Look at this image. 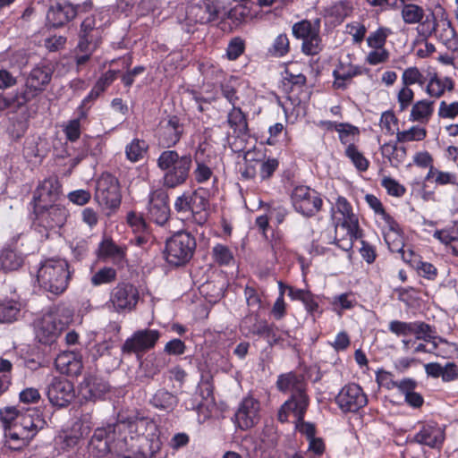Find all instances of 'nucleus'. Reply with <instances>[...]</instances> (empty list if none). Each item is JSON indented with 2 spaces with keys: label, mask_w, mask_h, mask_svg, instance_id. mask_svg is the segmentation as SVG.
<instances>
[{
  "label": "nucleus",
  "mask_w": 458,
  "mask_h": 458,
  "mask_svg": "<svg viewBox=\"0 0 458 458\" xmlns=\"http://www.w3.org/2000/svg\"><path fill=\"white\" fill-rule=\"evenodd\" d=\"M162 443L157 425L148 418L119 415L114 424L95 430L89 453L98 457L114 453L118 458H152Z\"/></svg>",
  "instance_id": "1"
},
{
  "label": "nucleus",
  "mask_w": 458,
  "mask_h": 458,
  "mask_svg": "<svg viewBox=\"0 0 458 458\" xmlns=\"http://www.w3.org/2000/svg\"><path fill=\"white\" fill-rule=\"evenodd\" d=\"M276 387L282 393H292L278 411L277 417L281 422L288 420L291 409H296L301 415L305 407H309L310 398L306 394V384L301 375L293 371L280 374L276 380Z\"/></svg>",
  "instance_id": "2"
},
{
  "label": "nucleus",
  "mask_w": 458,
  "mask_h": 458,
  "mask_svg": "<svg viewBox=\"0 0 458 458\" xmlns=\"http://www.w3.org/2000/svg\"><path fill=\"white\" fill-rule=\"evenodd\" d=\"M193 158L190 153L179 154L176 150H164L157 160V167L164 171L163 185L174 189L186 182L192 167Z\"/></svg>",
  "instance_id": "3"
},
{
  "label": "nucleus",
  "mask_w": 458,
  "mask_h": 458,
  "mask_svg": "<svg viewBox=\"0 0 458 458\" xmlns=\"http://www.w3.org/2000/svg\"><path fill=\"white\" fill-rule=\"evenodd\" d=\"M73 312L65 305H57L34 323L36 339L42 344L52 345L72 320Z\"/></svg>",
  "instance_id": "4"
},
{
  "label": "nucleus",
  "mask_w": 458,
  "mask_h": 458,
  "mask_svg": "<svg viewBox=\"0 0 458 458\" xmlns=\"http://www.w3.org/2000/svg\"><path fill=\"white\" fill-rule=\"evenodd\" d=\"M44 425L45 420L38 410H27L17 417L16 422L10 426L5 432L9 447L15 451L22 450L30 445Z\"/></svg>",
  "instance_id": "5"
},
{
  "label": "nucleus",
  "mask_w": 458,
  "mask_h": 458,
  "mask_svg": "<svg viewBox=\"0 0 458 458\" xmlns=\"http://www.w3.org/2000/svg\"><path fill=\"white\" fill-rule=\"evenodd\" d=\"M72 272L63 259H47L41 262L38 270V282L41 288L54 294L63 293L68 287Z\"/></svg>",
  "instance_id": "6"
},
{
  "label": "nucleus",
  "mask_w": 458,
  "mask_h": 458,
  "mask_svg": "<svg viewBox=\"0 0 458 458\" xmlns=\"http://www.w3.org/2000/svg\"><path fill=\"white\" fill-rule=\"evenodd\" d=\"M196 247V239L191 233L177 232L165 242V259L175 267L183 266L192 259Z\"/></svg>",
  "instance_id": "7"
},
{
  "label": "nucleus",
  "mask_w": 458,
  "mask_h": 458,
  "mask_svg": "<svg viewBox=\"0 0 458 458\" xmlns=\"http://www.w3.org/2000/svg\"><path fill=\"white\" fill-rule=\"evenodd\" d=\"M178 214L192 216L195 221L202 225L207 221V210L209 207L208 194L203 188L193 191H184L178 196L174 204Z\"/></svg>",
  "instance_id": "8"
},
{
  "label": "nucleus",
  "mask_w": 458,
  "mask_h": 458,
  "mask_svg": "<svg viewBox=\"0 0 458 458\" xmlns=\"http://www.w3.org/2000/svg\"><path fill=\"white\" fill-rule=\"evenodd\" d=\"M320 23L321 20L316 18L313 21L302 20L293 25V35L302 40L301 52L306 55H316L323 50Z\"/></svg>",
  "instance_id": "9"
},
{
  "label": "nucleus",
  "mask_w": 458,
  "mask_h": 458,
  "mask_svg": "<svg viewBox=\"0 0 458 458\" xmlns=\"http://www.w3.org/2000/svg\"><path fill=\"white\" fill-rule=\"evenodd\" d=\"M94 199L99 206L105 208L117 209L122 201L118 179L110 173H103L97 180Z\"/></svg>",
  "instance_id": "10"
},
{
  "label": "nucleus",
  "mask_w": 458,
  "mask_h": 458,
  "mask_svg": "<svg viewBox=\"0 0 458 458\" xmlns=\"http://www.w3.org/2000/svg\"><path fill=\"white\" fill-rule=\"evenodd\" d=\"M35 220L33 226L40 233L43 231L62 227L68 217V210L61 204H48L39 207H33Z\"/></svg>",
  "instance_id": "11"
},
{
  "label": "nucleus",
  "mask_w": 458,
  "mask_h": 458,
  "mask_svg": "<svg viewBox=\"0 0 458 458\" xmlns=\"http://www.w3.org/2000/svg\"><path fill=\"white\" fill-rule=\"evenodd\" d=\"M140 295L137 286L130 282L118 283L110 292L108 304L119 314L134 311Z\"/></svg>",
  "instance_id": "12"
},
{
  "label": "nucleus",
  "mask_w": 458,
  "mask_h": 458,
  "mask_svg": "<svg viewBox=\"0 0 458 458\" xmlns=\"http://www.w3.org/2000/svg\"><path fill=\"white\" fill-rule=\"evenodd\" d=\"M291 199L295 211L306 217L318 214L323 204L319 193L304 185L296 186L293 190Z\"/></svg>",
  "instance_id": "13"
},
{
  "label": "nucleus",
  "mask_w": 458,
  "mask_h": 458,
  "mask_svg": "<svg viewBox=\"0 0 458 458\" xmlns=\"http://www.w3.org/2000/svg\"><path fill=\"white\" fill-rule=\"evenodd\" d=\"M92 8L91 1L81 4H72L70 2H57L48 8L47 22L53 28H60L72 21L79 13H85Z\"/></svg>",
  "instance_id": "14"
},
{
  "label": "nucleus",
  "mask_w": 458,
  "mask_h": 458,
  "mask_svg": "<svg viewBox=\"0 0 458 458\" xmlns=\"http://www.w3.org/2000/svg\"><path fill=\"white\" fill-rule=\"evenodd\" d=\"M53 70L48 65L34 67L26 78L24 89L19 90L21 98L27 103L46 89L52 79Z\"/></svg>",
  "instance_id": "15"
},
{
  "label": "nucleus",
  "mask_w": 458,
  "mask_h": 458,
  "mask_svg": "<svg viewBox=\"0 0 458 458\" xmlns=\"http://www.w3.org/2000/svg\"><path fill=\"white\" fill-rule=\"evenodd\" d=\"M160 332L156 329H140L135 331L122 345L123 354H136L140 360L144 352L155 347L160 338Z\"/></svg>",
  "instance_id": "16"
},
{
  "label": "nucleus",
  "mask_w": 458,
  "mask_h": 458,
  "mask_svg": "<svg viewBox=\"0 0 458 458\" xmlns=\"http://www.w3.org/2000/svg\"><path fill=\"white\" fill-rule=\"evenodd\" d=\"M276 326L266 320H259L257 314L246 315L241 321L240 330L245 336L258 335L267 340L269 346L279 344L280 337L276 332Z\"/></svg>",
  "instance_id": "17"
},
{
  "label": "nucleus",
  "mask_w": 458,
  "mask_h": 458,
  "mask_svg": "<svg viewBox=\"0 0 458 458\" xmlns=\"http://www.w3.org/2000/svg\"><path fill=\"white\" fill-rule=\"evenodd\" d=\"M169 196L164 190H156L149 194L147 218L157 225H165L170 218Z\"/></svg>",
  "instance_id": "18"
},
{
  "label": "nucleus",
  "mask_w": 458,
  "mask_h": 458,
  "mask_svg": "<svg viewBox=\"0 0 458 458\" xmlns=\"http://www.w3.org/2000/svg\"><path fill=\"white\" fill-rule=\"evenodd\" d=\"M184 132V124L177 115H168L159 123L157 131L158 144L169 148L175 146Z\"/></svg>",
  "instance_id": "19"
},
{
  "label": "nucleus",
  "mask_w": 458,
  "mask_h": 458,
  "mask_svg": "<svg viewBox=\"0 0 458 458\" xmlns=\"http://www.w3.org/2000/svg\"><path fill=\"white\" fill-rule=\"evenodd\" d=\"M335 402L344 412H356L367 403V395L357 384L344 386L335 397Z\"/></svg>",
  "instance_id": "20"
},
{
  "label": "nucleus",
  "mask_w": 458,
  "mask_h": 458,
  "mask_svg": "<svg viewBox=\"0 0 458 458\" xmlns=\"http://www.w3.org/2000/svg\"><path fill=\"white\" fill-rule=\"evenodd\" d=\"M77 49L95 51L102 41V30L96 24L94 16H89L81 22L79 31Z\"/></svg>",
  "instance_id": "21"
},
{
  "label": "nucleus",
  "mask_w": 458,
  "mask_h": 458,
  "mask_svg": "<svg viewBox=\"0 0 458 458\" xmlns=\"http://www.w3.org/2000/svg\"><path fill=\"white\" fill-rule=\"evenodd\" d=\"M49 402L57 407L67 406L74 398V387L71 381L63 377H55L47 386Z\"/></svg>",
  "instance_id": "22"
},
{
  "label": "nucleus",
  "mask_w": 458,
  "mask_h": 458,
  "mask_svg": "<svg viewBox=\"0 0 458 458\" xmlns=\"http://www.w3.org/2000/svg\"><path fill=\"white\" fill-rule=\"evenodd\" d=\"M259 402L252 396L245 397L234 415L235 423L242 430L253 428L259 420Z\"/></svg>",
  "instance_id": "23"
},
{
  "label": "nucleus",
  "mask_w": 458,
  "mask_h": 458,
  "mask_svg": "<svg viewBox=\"0 0 458 458\" xmlns=\"http://www.w3.org/2000/svg\"><path fill=\"white\" fill-rule=\"evenodd\" d=\"M62 186L56 177L40 182L33 193V206L39 207L55 203L62 193Z\"/></svg>",
  "instance_id": "24"
},
{
  "label": "nucleus",
  "mask_w": 458,
  "mask_h": 458,
  "mask_svg": "<svg viewBox=\"0 0 458 458\" xmlns=\"http://www.w3.org/2000/svg\"><path fill=\"white\" fill-rule=\"evenodd\" d=\"M97 255L101 260L111 261L120 267H123L127 263V247L116 244L110 237H104L99 242Z\"/></svg>",
  "instance_id": "25"
},
{
  "label": "nucleus",
  "mask_w": 458,
  "mask_h": 458,
  "mask_svg": "<svg viewBox=\"0 0 458 458\" xmlns=\"http://www.w3.org/2000/svg\"><path fill=\"white\" fill-rule=\"evenodd\" d=\"M109 389V384L103 378L87 376L80 384L79 394L86 401L96 402L104 399Z\"/></svg>",
  "instance_id": "26"
},
{
  "label": "nucleus",
  "mask_w": 458,
  "mask_h": 458,
  "mask_svg": "<svg viewBox=\"0 0 458 458\" xmlns=\"http://www.w3.org/2000/svg\"><path fill=\"white\" fill-rule=\"evenodd\" d=\"M413 442L430 448H441L445 441V431L437 423L423 424L414 435Z\"/></svg>",
  "instance_id": "27"
},
{
  "label": "nucleus",
  "mask_w": 458,
  "mask_h": 458,
  "mask_svg": "<svg viewBox=\"0 0 458 458\" xmlns=\"http://www.w3.org/2000/svg\"><path fill=\"white\" fill-rule=\"evenodd\" d=\"M417 386L418 384L414 379L403 378L400 381H394L391 379L387 383L386 387L388 389L392 387L398 388L400 393L404 395V400L407 404L412 408L418 409L423 405L424 398L420 394L415 392Z\"/></svg>",
  "instance_id": "28"
},
{
  "label": "nucleus",
  "mask_w": 458,
  "mask_h": 458,
  "mask_svg": "<svg viewBox=\"0 0 458 458\" xmlns=\"http://www.w3.org/2000/svg\"><path fill=\"white\" fill-rule=\"evenodd\" d=\"M57 370L70 377H76L81 373L83 365L81 356L75 352H63L55 360Z\"/></svg>",
  "instance_id": "29"
},
{
  "label": "nucleus",
  "mask_w": 458,
  "mask_h": 458,
  "mask_svg": "<svg viewBox=\"0 0 458 458\" xmlns=\"http://www.w3.org/2000/svg\"><path fill=\"white\" fill-rule=\"evenodd\" d=\"M220 5L215 0H204L191 8V13L194 15L197 22L207 24L218 18Z\"/></svg>",
  "instance_id": "30"
},
{
  "label": "nucleus",
  "mask_w": 458,
  "mask_h": 458,
  "mask_svg": "<svg viewBox=\"0 0 458 458\" xmlns=\"http://www.w3.org/2000/svg\"><path fill=\"white\" fill-rule=\"evenodd\" d=\"M165 366V358L160 354L150 353L140 363V378L149 380L154 378Z\"/></svg>",
  "instance_id": "31"
},
{
  "label": "nucleus",
  "mask_w": 458,
  "mask_h": 458,
  "mask_svg": "<svg viewBox=\"0 0 458 458\" xmlns=\"http://www.w3.org/2000/svg\"><path fill=\"white\" fill-rule=\"evenodd\" d=\"M178 402V397L165 388L157 390L149 400V403L154 408L165 412L173 411Z\"/></svg>",
  "instance_id": "32"
},
{
  "label": "nucleus",
  "mask_w": 458,
  "mask_h": 458,
  "mask_svg": "<svg viewBox=\"0 0 458 458\" xmlns=\"http://www.w3.org/2000/svg\"><path fill=\"white\" fill-rule=\"evenodd\" d=\"M226 122L229 127L239 136H246L249 134L247 115L242 112L241 107L233 106L227 114Z\"/></svg>",
  "instance_id": "33"
},
{
  "label": "nucleus",
  "mask_w": 458,
  "mask_h": 458,
  "mask_svg": "<svg viewBox=\"0 0 458 458\" xmlns=\"http://www.w3.org/2000/svg\"><path fill=\"white\" fill-rule=\"evenodd\" d=\"M336 208L344 216L343 226L347 227L348 232L359 230L358 217L353 214L351 204L344 197H338L336 200Z\"/></svg>",
  "instance_id": "34"
},
{
  "label": "nucleus",
  "mask_w": 458,
  "mask_h": 458,
  "mask_svg": "<svg viewBox=\"0 0 458 458\" xmlns=\"http://www.w3.org/2000/svg\"><path fill=\"white\" fill-rule=\"evenodd\" d=\"M23 264V258L12 249L0 251V267L4 272L19 269Z\"/></svg>",
  "instance_id": "35"
},
{
  "label": "nucleus",
  "mask_w": 458,
  "mask_h": 458,
  "mask_svg": "<svg viewBox=\"0 0 458 458\" xmlns=\"http://www.w3.org/2000/svg\"><path fill=\"white\" fill-rule=\"evenodd\" d=\"M148 150V144L144 140L135 138L126 145L125 156L130 162L136 163L145 157Z\"/></svg>",
  "instance_id": "36"
},
{
  "label": "nucleus",
  "mask_w": 458,
  "mask_h": 458,
  "mask_svg": "<svg viewBox=\"0 0 458 458\" xmlns=\"http://www.w3.org/2000/svg\"><path fill=\"white\" fill-rule=\"evenodd\" d=\"M21 303L14 300L0 301V323H12L18 319Z\"/></svg>",
  "instance_id": "37"
},
{
  "label": "nucleus",
  "mask_w": 458,
  "mask_h": 458,
  "mask_svg": "<svg viewBox=\"0 0 458 458\" xmlns=\"http://www.w3.org/2000/svg\"><path fill=\"white\" fill-rule=\"evenodd\" d=\"M381 154L389 160L391 165L398 167L406 157V148L398 147L395 143H385L381 147Z\"/></svg>",
  "instance_id": "38"
},
{
  "label": "nucleus",
  "mask_w": 458,
  "mask_h": 458,
  "mask_svg": "<svg viewBox=\"0 0 458 458\" xmlns=\"http://www.w3.org/2000/svg\"><path fill=\"white\" fill-rule=\"evenodd\" d=\"M433 101L428 100H420L416 102L411 111V120L427 122L433 114Z\"/></svg>",
  "instance_id": "39"
},
{
  "label": "nucleus",
  "mask_w": 458,
  "mask_h": 458,
  "mask_svg": "<svg viewBox=\"0 0 458 458\" xmlns=\"http://www.w3.org/2000/svg\"><path fill=\"white\" fill-rule=\"evenodd\" d=\"M425 16L422 7L415 4H405L402 9V17L405 23L415 24L420 23Z\"/></svg>",
  "instance_id": "40"
},
{
  "label": "nucleus",
  "mask_w": 458,
  "mask_h": 458,
  "mask_svg": "<svg viewBox=\"0 0 458 458\" xmlns=\"http://www.w3.org/2000/svg\"><path fill=\"white\" fill-rule=\"evenodd\" d=\"M126 221L134 233H149L150 227L143 215L135 211L127 213Z\"/></svg>",
  "instance_id": "41"
},
{
  "label": "nucleus",
  "mask_w": 458,
  "mask_h": 458,
  "mask_svg": "<svg viewBox=\"0 0 458 458\" xmlns=\"http://www.w3.org/2000/svg\"><path fill=\"white\" fill-rule=\"evenodd\" d=\"M345 156L350 158L353 165L356 167L357 170L360 172H365L368 170L369 162V160L363 156V154L359 151L357 147L350 143L346 149H345Z\"/></svg>",
  "instance_id": "42"
},
{
  "label": "nucleus",
  "mask_w": 458,
  "mask_h": 458,
  "mask_svg": "<svg viewBox=\"0 0 458 458\" xmlns=\"http://www.w3.org/2000/svg\"><path fill=\"white\" fill-rule=\"evenodd\" d=\"M307 410L308 407H305L301 415L298 412L296 409H291L290 412H293L296 419L297 430L302 435H305L307 439L309 440L310 438L315 437L316 428L312 423L304 421V417Z\"/></svg>",
  "instance_id": "43"
},
{
  "label": "nucleus",
  "mask_w": 458,
  "mask_h": 458,
  "mask_svg": "<svg viewBox=\"0 0 458 458\" xmlns=\"http://www.w3.org/2000/svg\"><path fill=\"white\" fill-rule=\"evenodd\" d=\"M365 199L369 206L375 211V213L381 216V218L389 225L391 229L394 228L395 222L394 218L386 212L381 201L372 194H367Z\"/></svg>",
  "instance_id": "44"
},
{
  "label": "nucleus",
  "mask_w": 458,
  "mask_h": 458,
  "mask_svg": "<svg viewBox=\"0 0 458 458\" xmlns=\"http://www.w3.org/2000/svg\"><path fill=\"white\" fill-rule=\"evenodd\" d=\"M116 270L110 267H104L97 271L90 278L91 284L98 286L105 284H110L116 279Z\"/></svg>",
  "instance_id": "45"
},
{
  "label": "nucleus",
  "mask_w": 458,
  "mask_h": 458,
  "mask_svg": "<svg viewBox=\"0 0 458 458\" xmlns=\"http://www.w3.org/2000/svg\"><path fill=\"white\" fill-rule=\"evenodd\" d=\"M290 50V42L286 34H279L268 48V53L276 57L284 56Z\"/></svg>",
  "instance_id": "46"
},
{
  "label": "nucleus",
  "mask_w": 458,
  "mask_h": 458,
  "mask_svg": "<svg viewBox=\"0 0 458 458\" xmlns=\"http://www.w3.org/2000/svg\"><path fill=\"white\" fill-rule=\"evenodd\" d=\"M390 33L391 30L388 28H378L376 31L368 37L367 42L369 47L375 49L384 48L386 38Z\"/></svg>",
  "instance_id": "47"
},
{
  "label": "nucleus",
  "mask_w": 458,
  "mask_h": 458,
  "mask_svg": "<svg viewBox=\"0 0 458 458\" xmlns=\"http://www.w3.org/2000/svg\"><path fill=\"white\" fill-rule=\"evenodd\" d=\"M427 135V131L419 126H412L409 130L398 131L396 134L398 142H406L411 140H422Z\"/></svg>",
  "instance_id": "48"
},
{
  "label": "nucleus",
  "mask_w": 458,
  "mask_h": 458,
  "mask_svg": "<svg viewBox=\"0 0 458 458\" xmlns=\"http://www.w3.org/2000/svg\"><path fill=\"white\" fill-rule=\"evenodd\" d=\"M25 105L26 102L21 98V95L19 90L16 91V93L8 96L0 94V111H4L8 108L20 109Z\"/></svg>",
  "instance_id": "49"
},
{
  "label": "nucleus",
  "mask_w": 458,
  "mask_h": 458,
  "mask_svg": "<svg viewBox=\"0 0 458 458\" xmlns=\"http://www.w3.org/2000/svg\"><path fill=\"white\" fill-rule=\"evenodd\" d=\"M212 255L214 260L220 266L228 265L233 259L230 249L223 244H216L213 247Z\"/></svg>",
  "instance_id": "50"
},
{
  "label": "nucleus",
  "mask_w": 458,
  "mask_h": 458,
  "mask_svg": "<svg viewBox=\"0 0 458 458\" xmlns=\"http://www.w3.org/2000/svg\"><path fill=\"white\" fill-rule=\"evenodd\" d=\"M412 334L416 335L417 339H421L426 342H431L436 337L433 335L435 331L431 326L422 321L412 322Z\"/></svg>",
  "instance_id": "51"
},
{
  "label": "nucleus",
  "mask_w": 458,
  "mask_h": 458,
  "mask_svg": "<svg viewBox=\"0 0 458 458\" xmlns=\"http://www.w3.org/2000/svg\"><path fill=\"white\" fill-rule=\"evenodd\" d=\"M352 11V6L346 1H339L332 4L327 13L330 16L335 17L337 21H342Z\"/></svg>",
  "instance_id": "52"
},
{
  "label": "nucleus",
  "mask_w": 458,
  "mask_h": 458,
  "mask_svg": "<svg viewBox=\"0 0 458 458\" xmlns=\"http://www.w3.org/2000/svg\"><path fill=\"white\" fill-rule=\"evenodd\" d=\"M425 20L420 21V27L418 28L420 35L425 38L430 37L437 30V21L434 13L424 16Z\"/></svg>",
  "instance_id": "53"
},
{
  "label": "nucleus",
  "mask_w": 458,
  "mask_h": 458,
  "mask_svg": "<svg viewBox=\"0 0 458 458\" xmlns=\"http://www.w3.org/2000/svg\"><path fill=\"white\" fill-rule=\"evenodd\" d=\"M381 185L387 191L389 195L394 197H402L406 191L404 186L391 177H384L382 179Z\"/></svg>",
  "instance_id": "54"
},
{
  "label": "nucleus",
  "mask_w": 458,
  "mask_h": 458,
  "mask_svg": "<svg viewBox=\"0 0 458 458\" xmlns=\"http://www.w3.org/2000/svg\"><path fill=\"white\" fill-rule=\"evenodd\" d=\"M412 322L392 320L388 325V329L397 336H406L412 334Z\"/></svg>",
  "instance_id": "55"
},
{
  "label": "nucleus",
  "mask_w": 458,
  "mask_h": 458,
  "mask_svg": "<svg viewBox=\"0 0 458 458\" xmlns=\"http://www.w3.org/2000/svg\"><path fill=\"white\" fill-rule=\"evenodd\" d=\"M327 123L330 126H335V130L339 132V139L344 144H346L349 141L348 137L350 135H354L359 132L357 127L348 123H336L332 122H328Z\"/></svg>",
  "instance_id": "56"
},
{
  "label": "nucleus",
  "mask_w": 458,
  "mask_h": 458,
  "mask_svg": "<svg viewBox=\"0 0 458 458\" xmlns=\"http://www.w3.org/2000/svg\"><path fill=\"white\" fill-rule=\"evenodd\" d=\"M427 93L434 98H440L445 93L443 80L439 79L435 73L428 81L426 89Z\"/></svg>",
  "instance_id": "57"
},
{
  "label": "nucleus",
  "mask_w": 458,
  "mask_h": 458,
  "mask_svg": "<svg viewBox=\"0 0 458 458\" xmlns=\"http://www.w3.org/2000/svg\"><path fill=\"white\" fill-rule=\"evenodd\" d=\"M193 175L198 183H203L211 178L213 172L205 163L196 161V168L193 171Z\"/></svg>",
  "instance_id": "58"
},
{
  "label": "nucleus",
  "mask_w": 458,
  "mask_h": 458,
  "mask_svg": "<svg viewBox=\"0 0 458 458\" xmlns=\"http://www.w3.org/2000/svg\"><path fill=\"white\" fill-rule=\"evenodd\" d=\"M279 162L276 158H267L264 160L259 168V175L262 180L269 179L275 171L278 168Z\"/></svg>",
  "instance_id": "59"
},
{
  "label": "nucleus",
  "mask_w": 458,
  "mask_h": 458,
  "mask_svg": "<svg viewBox=\"0 0 458 458\" xmlns=\"http://www.w3.org/2000/svg\"><path fill=\"white\" fill-rule=\"evenodd\" d=\"M244 51V42L240 38L232 39L227 47L226 55L230 60H236Z\"/></svg>",
  "instance_id": "60"
},
{
  "label": "nucleus",
  "mask_w": 458,
  "mask_h": 458,
  "mask_svg": "<svg viewBox=\"0 0 458 458\" xmlns=\"http://www.w3.org/2000/svg\"><path fill=\"white\" fill-rule=\"evenodd\" d=\"M186 345L183 341L174 338L167 342L164 347V352L169 355H182L185 352Z\"/></svg>",
  "instance_id": "61"
},
{
  "label": "nucleus",
  "mask_w": 458,
  "mask_h": 458,
  "mask_svg": "<svg viewBox=\"0 0 458 458\" xmlns=\"http://www.w3.org/2000/svg\"><path fill=\"white\" fill-rule=\"evenodd\" d=\"M416 268L420 276L428 280H435L437 276V269L431 263L420 261Z\"/></svg>",
  "instance_id": "62"
},
{
  "label": "nucleus",
  "mask_w": 458,
  "mask_h": 458,
  "mask_svg": "<svg viewBox=\"0 0 458 458\" xmlns=\"http://www.w3.org/2000/svg\"><path fill=\"white\" fill-rule=\"evenodd\" d=\"M68 199L76 205L83 206L90 200L91 194L86 190H76L68 194Z\"/></svg>",
  "instance_id": "63"
},
{
  "label": "nucleus",
  "mask_w": 458,
  "mask_h": 458,
  "mask_svg": "<svg viewBox=\"0 0 458 458\" xmlns=\"http://www.w3.org/2000/svg\"><path fill=\"white\" fill-rule=\"evenodd\" d=\"M438 115L443 118H454L458 115V102L447 104L442 101L439 105Z\"/></svg>",
  "instance_id": "64"
}]
</instances>
